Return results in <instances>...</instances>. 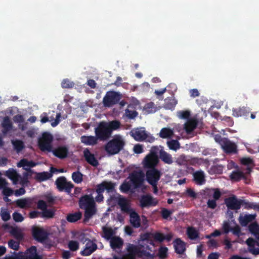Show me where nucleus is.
Listing matches in <instances>:
<instances>
[{
    "instance_id": "nucleus-58",
    "label": "nucleus",
    "mask_w": 259,
    "mask_h": 259,
    "mask_svg": "<svg viewBox=\"0 0 259 259\" xmlns=\"http://www.w3.org/2000/svg\"><path fill=\"white\" fill-rule=\"evenodd\" d=\"M12 216H13V218L14 220L16 222H21L24 219V218L19 212H14L13 213Z\"/></svg>"
},
{
    "instance_id": "nucleus-14",
    "label": "nucleus",
    "mask_w": 259,
    "mask_h": 259,
    "mask_svg": "<svg viewBox=\"0 0 259 259\" xmlns=\"http://www.w3.org/2000/svg\"><path fill=\"white\" fill-rule=\"evenodd\" d=\"M140 205L142 208H148L150 206H156L158 201L156 198H153L149 194L143 195L140 200Z\"/></svg>"
},
{
    "instance_id": "nucleus-44",
    "label": "nucleus",
    "mask_w": 259,
    "mask_h": 259,
    "mask_svg": "<svg viewBox=\"0 0 259 259\" xmlns=\"http://www.w3.org/2000/svg\"><path fill=\"white\" fill-rule=\"evenodd\" d=\"M242 205L244 206V208L249 209H259V205L256 204L255 203L252 202H249L246 201L245 200L241 199V206Z\"/></svg>"
},
{
    "instance_id": "nucleus-15",
    "label": "nucleus",
    "mask_w": 259,
    "mask_h": 259,
    "mask_svg": "<svg viewBox=\"0 0 259 259\" xmlns=\"http://www.w3.org/2000/svg\"><path fill=\"white\" fill-rule=\"evenodd\" d=\"M146 175L148 183L151 185H155L159 180L161 174L160 171L155 168L147 170Z\"/></svg>"
},
{
    "instance_id": "nucleus-3",
    "label": "nucleus",
    "mask_w": 259,
    "mask_h": 259,
    "mask_svg": "<svg viewBox=\"0 0 259 259\" xmlns=\"http://www.w3.org/2000/svg\"><path fill=\"white\" fill-rule=\"evenodd\" d=\"M121 211L130 214V223L135 228H138L141 226V220L139 215L131 207L130 203L128 200L123 197L119 198L117 201Z\"/></svg>"
},
{
    "instance_id": "nucleus-16",
    "label": "nucleus",
    "mask_w": 259,
    "mask_h": 259,
    "mask_svg": "<svg viewBox=\"0 0 259 259\" xmlns=\"http://www.w3.org/2000/svg\"><path fill=\"white\" fill-rule=\"evenodd\" d=\"M225 203L229 209L238 210L241 208V199L235 195H232L225 199Z\"/></svg>"
},
{
    "instance_id": "nucleus-64",
    "label": "nucleus",
    "mask_w": 259,
    "mask_h": 259,
    "mask_svg": "<svg viewBox=\"0 0 259 259\" xmlns=\"http://www.w3.org/2000/svg\"><path fill=\"white\" fill-rule=\"evenodd\" d=\"M37 208L43 211L47 208V204L44 200H39L37 203Z\"/></svg>"
},
{
    "instance_id": "nucleus-23",
    "label": "nucleus",
    "mask_w": 259,
    "mask_h": 259,
    "mask_svg": "<svg viewBox=\"0 0 259 259\" xmlns=\"http://www.w3.org/2000/svg\"><path fill=\"white\" fill-rule=\"evenodd\" d=\"M83 156L85 160L90 164L94 166H97L99 165L98 161L95 158L94 154L91 153L88 148L84 150Z\"/></svg>"
},
{
    "instance_id": "nucleus-28",
    "label": "nucleus",
    "mask_w": 259,
    "mask_h": 259,
    "mask_svg": "<svg viewBox=\"0 0 259 259\" xmlns=\"http://www.w3.org/2000/svg\"><path fill=\"white\" fill-rule=\"evenodd\" d=\"M2 126L3 127L2 133L4 134H7L12 130L13 124L8 116H6L4 118L2 122Z\"/></svg>"
},
{
    "instance_id": "nucleus-47",
    "label": "nucleus",
    "mask_w": 259,
    "mask_h": 259,
    "mask_svg": "<svg viewBox=\"0 0 259 259\" xmlns=\"http://www.w3.org/2000/svg\"><path fill=\"white\" fill-rule=\"evenodd\" d=\"M133 189L132 185L130 181L128 182L124 181L120 186V190L123 193H127Z\"/></svg>"
},
{
    "instance_id": "nucleus-42",
    "label": "nucleus",
    "mask_w": 259,
    "mask_h": 259,
    "mask_svg": "<svg viewBox=\"0 0 259 259\" xmlns=\"http://www.w3.org/2000/svg\"><path fill=\"white\" fill-rule=\"evenodd\" d=\"M240 163L242 165H246L247 166V172L249 174L251 171V168L249 166L253 165V160L249 157H243L240 159Z\"/></svg>"
},
{
    "instance_id": "nucleus-61",
    "label": "nucleus",
    "mask_w": 259,
    "mask_h": 259,
    "mask_svg": "<svg viewBox=\"0 0 259 259\" xmlns=\"http://www.w3.org/2000/svg\"><path fill=\"white\" fill-rule=\"evenodd\" d=\"M178 114L180 118L184 119H188L190 116V111L187 110L179 111Z\"/></svg>"
},
{
    "instance_id": "nucleus-39",
    "label": "nucleus",
    "mask_w": 259,
    "mask_h": 259,
    "mask_svg": "<svg viewBox=\"0 0 259 259\" xmlns=\"http://www.w3.org/2000/svg\"><path fill=\"white\" fill-rule=\"evenodd\" d=\"M81 212L80 211H77L74 213H70L68 214L66 219L69 222L74 223L80 220L81 218Z\"/></svg>"
},
{
    "instance_id": "nucleus-9",
    "label": "nucleus",
    "mask_w": 259,
    "mask_h": 259,
    "mask_svg": "<svg viewBox=\"0 0 259 259\" xmlns=\"http://www.w3.org/2000/svg\"><path fill=\"white\" fill-rule=\"evenodd\" d=\"M142 247H144V245L143 244L135 245L133 244L128 243L126 247V250L128 252V253L126 254L125 256H135L136 255L140 254L145 256H150V253L144 249H142Z\"/></svg>"
},
{
    "instance_id": "nucleus-35",
    "label": "nucleus",
    "mask_w": 259,
    "mask_h": 259,
    "mask_svg": "<svg viewBox=\"0 0 259 259\" xmlns=\"http://www.w3.org/2000/svg\"><path fill=\"white\" fill-rule=\"evenodd\" d=\"M197 122L195 120H188L185 124L184 128L188 134H190L196 127Z\"/></svg>"
},
{
    "instance_id": "nucleus-43",
    "label": "nucleus",
    "mask_w": 259,
    "mask_h": 259,
    "mask_svg": "<svg viewBox=\"0 0 259 259\" xmlns=\"http://www.w3.org/2000/svg\"><path fill=\"white\" fill-rule=\"evenodd\" d=\"M12 143L14 149L18 153L20 152L25 148L24 144L21 140H16L13 141Z\"/></svg>"
},
{
    "instance_id": "nucleus-19",
    "label": "nucleus",
    "mask_w": 259,
    "mask_h": 259,
    "mask_svg": "<svg viewBox=\"0 0 259 259\" xmlns=\"http://www.w3.org/2000/svg\"><path fill=\"white\" fill-rule=\"evenodd\" d=\"M130 135L137 141H143L147 138V134L145 130L140 128L133 129L130 133Z\"/></svg>"
},
{
    "instance_id": "nucleus-56",
    "label": "nucleus",
    "mask_w": 259,
    "mask_h": 259,
    "mask_svg": "<svg viewBox=\"0 0 259 259\" xmlns=\"http://www.w3.org/2000/svg\"><path fill=\"white\" fill-rule=\"evenodd\" d=\"M1 215L3 221L6 222L10 220L11 216L9 212L7 209H1Z\"/></svg>"
},
{
    "instance_id": "nucleus-53",
    "label": "nucleus",
    "mask_w": 259,
    "mask_h": 259,
    "mask_svg": "<svg viewBox=\"0 0 259 259\" xmlns=\"http://www.w3.org/2000/svg\"><path fill=\"white\" fill-rule=\"evenodd\" d=\"M74 82L71 81L68 79H63L61 83V86L64 89H71L72 88L74 87Z\"/></svg>"
},
{
    "instance_id": "nucleus-50",
    "label": "nucleus",
    "mask_w": 259,
    "mask_h": 259,
    "mask_svg": "<svg viewBox=\"0 0 259 259\" xmlns=\"http://www.w3.org/2000/svg\"><path fill=\"white\" fill-rule=\"evenodd\" d=\"M168 148L173 150H177L180 148L179 142L176 140H171L167 142Z\"/></svg>"
},
{
    "instance_id": "nucleus-59",
    "label": "nucleus",
    "mask_w": 259,
    "mask_h": 259,
    "mask_svg": "<svg viewBox=\"0 0 259 259\" xmlns=\"http://www.w3.org/2000/svg\"><path fill=\"white\" fill-rule=\"evenodd\" d=\"M160 150V149H159V147L157 146H153L150 150V152L148 155L155 157H158L157 154H159Z\"/></svg>"
},
{
    "instance_id": "nucleus-26",
    "label": "nucleus",
    "mask_w": 259,
    "mask_h": 259,
    "mask_svg": "<svg viewBox=\"0 0 259 259\" xmlns=\"http://www.w3.org/2000/svg\"><path fill=\"white\" fill-rule=\"evenodd\" d=\"M99 139L96 136H82L80 137L81 142L85 145H95L98 143Z\"/></svg>"
},
{
    "instance_id": "nucleus-6",
    "label": "nucleus",
    "mask_w": 259,
    "mask_h": 259,
    "mask_svg": "<svg viewBox=\"0 0 259 259\" xmlns=\"http://www.w3.org/2000/svg\"><path fill=\"white\" fill-rule=\"evenodd\" d=\"M5 259H42V256L37 252L35 246H31L23 252H19L15 256L6 257Z\"/></svg>"
},
{
    "instance_id": "nucleus-24",
    "label": "nucleus",
    "mask_w": 259,
    "mask_h": 259,
    "mask_svg": "<svg viewBox=\"0 0 259 259\" xmlns=\"http://www.w3.org/2000/svg\"><path fill=\"white\" fill-rule=\"evenodd\" d=\"M159 157L165 164L170 165L174 162L171 155L165 151L162 147H160Z\"/></svg>"
},
{
    "instance_id": "nucleus-31",
    "label": "nucleus",
    "mask_w": 259,
    "mask_h": 259,
    "mask_svg": "<svg viewBox=\"0 0 259 259\" xmlns=\"http://www.w3.org/2000/svg\"><path fill=\"white\" fill-rule=\"evenodd\" d=\"M36 165V163L35 162L32 160L29 161L25 158L20 160V161L17 163V166L18 167H23V169H24V168H30L31 167H34Z\"/></svg>"
},
{
    "instance_id": "nucleus-30",
    "label": "nucleus",
    "mask_w": 259,
    "mask_h": 259,
    "mask_svg": "<svg viewBox=\"0 0 259 259\" xmlns=\"http://www.w3.org/2000/svg\"><path fill=\"white\" fill-rule=\"evenodd\" d=\"M6 176L8 177V178L12 181L14 185H16L18 183L20 176L15 170L13 169H9L6 172Z\"/></svg>"
},
{
    "instance_id": "nucleus-13",
    "label": "nucleus",
    "mask_w": 259,
    "mask_h": 259,
    "mask_svg": "<svg viewBox=\"0 0 259 259\" xmlns=\"http://www.w3.org/2000/svg\"><path fill=\"white\" fill-rule=\"evenodd\" d=\"M32 235L33 238L38 242L42 243L46 240L49 234L43 228L33 227L32 229Z\"/></svg>"
},
{
    "instance_id": "nucleus-7",
    "label": "nucleus",
    "mask_w": 259,
    "mask_h": 259,
    "mask_svg": "<svg viewBox=\"0 0 259 259\" xmlns=\"http://www.w3.org/2000/svg\"><path fill=\"white\" fill-rule=\"evenodd\" d=\"M128 179L132 185L133 189L142 188L144 186L145 175L141 170H134L130 174Z\"/></svg>"
},
{
    "instance_id": "nucleus-37",
    "label": "nucleus",
    "mask_w": 259,
    "mask_h": 259,
    "mask_svg": "<svg viewBox=\"0 0 259 259\" xmlns=\"http://www.w3.org/2000/svg\"><path fill=\"white\" fill-rule=\"evenodd\" d=\"M16 204L21 208H29L31 206V201L29 199L23 198L17 200Z\"/></svg>"
},
{
    "instance_id": "nucleus-29",
    "label": "nucleus",
    "mask_w": 259,
    "mask_h": 259,
    "mask_svg": "<svg viewBox=\"0 0 259 259\" xmlns=\"http://www.w3.org/2000/svg\"><path fill=\"white\" fill-rule=\"evenodd\" d=\"M256 214H245L244 216H240L239 218V221L240 225L245 227L247 225V224L251 222H252L255 218Z\"/></svg>"
},
{
    "instance_id": "nucleus-34",
    "label": "nucleus",
    "mask_w": 259,
    "mask_h": 259,
    "mask_svg": "<svg viewBox=\"0 0 259 259\" xmlns=\"http://www.w3.org/2000/svg\"><path fill=\"white\" fill-rule=\"evenodd\" d=\"M230 179L235 182H238L245 178L243 172L239 170H234L230 175Z\"/></svg>"
},
{
    "instance_id": "nucleus-18",
    "label": "nucleus",
    "mask_w": 259,
    "mask_h": 259,
    "mask_svg": "<svg viewBox=\"0 0 259 259\" xmlns=\"http://www.w3.org/2000/svg\"><path fill=\"white\" fill-rule=\"evenodd\" d=\"M175 252L179 254H183L186 250V243L181 238H178L173 241Z\"/></svg>"
},
{
    "instance_id": "nucleus-17",
    "label": "nucleus",
    "mask_w": 259,
    "mask_h": 259,
    "mask_svg": "<svg viewBox=\"0 0 259 259\" xmlns=\"http://www.w3.org/2000/svg\"><path fill=\"white\" fill-rule=\"evenodd\" d=\"M97 249V245L96 243L91 240H88L87 242L85 247L83 250L80 252L82 256H88L91 255Z\"/></svg>"
},
{
    "instance_id": "nucleus-21",
    "label": "nucleus",
    "mask_w": 259,
    "mask_h": 259,
    "mask_svg": "<svg viewBox=\"0 0 259 259\" xmlns=\"http://www.w3.org/2000/svg\"><path fill=\"white\" fill-rule=\"evenodd\" d=\"M158 162V157H155L148 154L143 160V165L145 168H155Z\"/></svg>"
},
{
    "instance_id": "nucleus-12",
    "label": "nucleus",
    "mask_w": 259,
    "mask_h": 259,
    "mask_svg": "<svg viewBox=\"0 0 259 259\" xmlns=\"http://www.w3.org/2000/svg\"><path fill=\"white\" fill-rule=\"evenodd\" d=\"M57 188L60 192L65 191L69 194L74 185L70 182H67L65 177H60L55 181Z\"/></svg>"
},
{
    "instance_id": "nucleus-1",
    "label": "nucleus",
    "mask_w": 259,
    "mask_h": 259,
    "mask_svg": "<svg viewBox=\"0 0 259 259\" xmlns=\"http://www.w3.org/2000/svg\"><path fill=\"white\" fill-rule=\"evenodd\" d=\"M120 126L121 123L117 120L101 121L95 129V135L100 141H106L111 137L113 131L118 130Z\"/></svg>"
},
{
    "instance_id": "nucleus-22",
    "label": "nucleus",
    "mask_w": 259,
    "mask_h": 259,
    "mask_svg": "<svg viewBox=\"0 0 259 259\" xmlns=\"http://www.w3.org/2000/svg\"><path fill=\"white\" fill-rule=\"evenodd\" d=\"M232 115L236 117L243 116L247 118L249 113L250 112V109L246 107H239L238 108H233Z\"/></svg>"
},
{
    "instance_id": "nucleus-4",
    "label": "nucleus",
    "mask_w": 259,
    "mask_h": 259,
    "mask_svg": "<svg viewBox=\"0 0 259 259\" xmlns=\"http://www.w3.org/2000/svg\"><path fill=\"white\" fill-rule=\"evenodd\" d=\"M115 184L111 181H103L102 183L96 186V192L97 193L95 201L101 203L104 200L103 193L106 190L108 193H112L115 190Z\"/></svg>"
},
{
    "instance_id": "nucleus-52",
    "label": "nucleus",
    "mask_w": 259,
    "mask_h": 259,
    "mask_svg": "<svg viewBox=\"0 0 259 259\" xmlns=\"http://www.w3.org/2000/svg\"><path fill=\"white\" fill-rule=\"evenodd\" d=\"M168 248L165 246H161L158 252V256L161 259H165L167 256Z\"/></svg>"
},
{
    "instance_id": "nucleus-41",
    "label": "nucleus",
    "mask_w": 259,
    "mask_h": 259,
    "mask_svg": "<svg viewBox=\"0 0 259 259\" xmlns=\"http://www.w3.org/2000/svg\"><path fill=\"white\" fill-rule=\"evenodd\" d=\"M249 232L256 238L259 236V225L256 223H252L248 226Z\"/></svg>"
},
{
    "instance_id": "nucleus-2",
    "label": "nucleus",
    "mask_w": 259,
    "mask_h": 259,
    "mask_svg": "<svg viewBox=\"0 0 259 259\" xmlns=\"http://www.w3.org/2000/svg\"><path fill=\"white\" fill-rule=\"evenodd\" d=\"M78 204L81 209H84V222H88L97 212L96 202L92 194L81 196Z\"/></svg>"
},
{
    "instance_id": "nucleus-20",
    "label": "nucleus",
    "mask_w": 259,
    "mask_h": 259,
    "mask_svg": "<svg viewBox=\"0 0 259 259\" xmlns=\"http://www.w3.org/2000/svg\"><path fill=\"white\" fill-rule=\"evenodd\" d=\"M111 248L115 250L118 253H121L120 249L122 248L123 245V240L119 237H113L110 241Z\"/></svg>"
},
{
    "instance_id": "nucleus-51",
    "label": "nucleus",
    "mask_w": 259,
    "mask_h": 259,
    "mask_svg": "<svg viewBox=\"0 0 259 259\" xmlns=\"http://www.w3.org/2000/svg\"><path fill=\"white\" fill-rule=\"evenodd\" d=\"M72 179L76 183H80L82 181V175L79 171H75L72 174Z\"/></svg>"
},
{
    "instance_id": "nucleus-27",
    "label": "nucleus",
    "mask_w": 259,
    "mask_h": 259,
    "mask_svg": "<svg viewBox=\"0 0 259 259\" xmlns=\"http://www.w3.org/2000/svg\"><path fill=\"white\" fill-rule=\"evenodd\" d=\"M53 152L55 156L60 159H63L67 157L68 152V149L65 146H59L55 149Z\"/></svg>"
},
{
    "instance_id": "nucleus-32",
    "label": "nucleus",
    "mask_w": 259,
    "mask_h": 259,
    "mask_svg": "<svg viewBox=\"0 0 259 259\" xmlns=\"http://www.w3.org/2000/svg\"><path fill=\"white\" fill-rule=\"evenodd\" d=\"M187 234L188 238L192 240H195L199 237V233L194 227H190L188 228Z\"/></svg>"
},
{
    "instance_id": "nucleus-40",
    "label": "nucleus",
    "mask_w": 259,
    "mask_h": 259,
    "mask_svg": "<svg viewBox=\"0 0 259 259\" xmlns=\"http://www.w3.org/2000/svg\"><path fill=\"white\" fill-rule=\"evenodd\" d=\"M102 230L103 232V237L107 240H111L113 237V236L114 234V232L111 228H107L104 226L103 227Z\"/></svg>"
},
{
    "instance_id": "nucleus-10",
    "label": "nucleus",
    "mask_w": 259,
    "mask_h": 259,
    "mask_svg": "<svg viewBox=\"0 0 259 259\" xmlns=\"http://www.w3.org/2000/svg\"><path fill=\"white\" fill-rule=\"evenodd\" d=\"M121 99L119 93L115 91H108L103 98V103L105 107H111L117 104Z\"/></svg>"
},
{
    "instance_id": "nucleus-25",
    "label": "nucleus",
    "mask_w": 259,
    "mask_h": 259,
    "mask_svg": "<svg viewBox=\"0 0 259 259\" xmlns=\"http://www.w3.org/2000/svg\"><path fill=\"white\" fill-rule=\"evenodd\" d=\"M193 180L198 185H202L205 183L204 172L200 170L194 172L193 174Z\"/></svg>"
},
{
    "instance_id": "nucleus-8",
    "label": "nucleus",
    "mask_w": 259,
    "mask_h": 259,
    "mask_svg": "<svg viewBox=\"0 0 259 259\" xmlns=\"http://www.w3.org/2000/svg\"><path fill=\"white\" fill-rule=\"evenodd\" d=\"M219 138L220 139V141H218L216 138V142L220 144L226 154H236L237 153V146L235 143L227 138H222L221 136H220Z\"/></svg>"
},
{
    "instance_id": "nucleus-5",
    "label": "nucleus",
    "mask_w": 259,
    "mask_h": 259,
    "mask_svg": "<svg viewBox=\"0 0 259 259\" xmlns=\"http://www.w3.org/2000/svg\"><path fill=\"white\" fill-rule=\"evenodd\" d=\"M124 142L119 136L115 137L109 141L105 146V150L110 155L118 153L123 148Z\"/></svg>"
},
{
    "instance_id": "nucleus-62",
    "label": "nucleus",
    "mask_w": 259,
    "mask_h": 259,
    "mask_svg": "<svg viewBox=\"0 0 259 259\" xmlns=\"http://www.w3.org/2000/svg\"><path fill=\"white\" fill-rule=\"evenodd\" d=\"M222 229L224 233L228 234L230 231H231L232 229L230 223L228 221H225L223 223Z\"/></svg>"
},
{
    "instance_id": "nucleus-33",
    "label": "nucleus",
    "mask_w": 259,
    "mask_h": 259,
    "mask_svg": "<svg viewBox=\"0 0 259 259\" xmlns=\"http://www.w3.org/2000/svg\"><path fill=\"white\" fill-rule=\"evenodd\" d=\"M177 103V100L175 98L173 97L167 98L165 100L164 107L166 109L172 110L174 109Z\"/></svg>"
},
{
    "instance_id": "nucleus-60",
    "label": "nucleus",
    "mask_w": 259,
    "mask_h": 259,
    "mask_svg": "<svg viewBox=\"0 0 259 259\" xmlns=\"http://www.w3.org/2000/svg\"><path fill=\"white\" fill-rule=\"evenodd\" d=\"M172 212L166 208H163L161 209V214L164 219H167L170 216Z\"/></svg>"
},
{
    "instance_id": "nucleus-55",
    "label": "nucleus",
    "mask_w": 259,
    "mask_h": 259,
    "mask_svg": "<svg viewBox=\"0 0 259 259\" xmlns=\"http://www.w3.org/2000/svg\"><path fill=\"white\" fill-rule=\"evenodd\" d=\"M152 237H151L149 239L148 241H146L145 243H144V247H142V249H144L145 250H150L151 251V247L150 246V245H152L153 246H154V241L151 238Z\"/></svg>"
},
{
    "instance_id": "nucleus-38",
    "label": "nucleus",
    "mask_w": 259,
    "mask_h": 259,
    "mask_svg": "<svg viewBox=\"0 0 259 259\" xmlns=\"http://www.w3.org/2000/svg\"><path fill=\"white\" fill-rule=\"evenodd\" d=\"M174 135V132L169 128H162L159 133V136L163 139L171 138Z\"/></svg>"
},
{
    "instance_id": "nucleus-48",
    "label": "nucleus",
    "mask_w": 259,
    "mask_h": 259,
    "mask_svg": "<svg viewBox=\"0 0 259 259\" xmlns=\"http://www.w3.org/2000/svg\"><path fill=\"white\" fill-rule=\"evenodd\" d=\"M55 212L53 210L47 208L41 211V217L46 219H50L54 217Z\"/></svg>"
},
{
    "instance_id": "nucleus-36",
    "label": "nucleus",
    "mask_w": 259,
    "mask_h": 259,
    "mask_svg": "<svg viewBox=\"0 0 259 259\" xmlns=\"http://www.w3.org/2000/svg\"><path fill=\"white\" fill-rule=\"evenodd\" d=\"M10 233L19 241H21L23 239V234L21 231L17 227H11Z\"/></svg>"
},
{
    "instance_id": "nucleus-49",
    "label": "nucleus",
    "mask_w": 259,
    "mask_h": 259,
    "mask_svg": "<svg viewBox=\"0 0 259 259\" xmlns=\"http://www.w3.org/2000/svg\"><path fill=\"white\" fill-rule=\"evenodd\" d=\"M68 247L71 251H76L79 248V244L75 240H70L68 243Z\"/></svg>"
},
{
    "instance_id": "nucleus-46",
    "label": "nucleus",
    "mask_w": 259,
    "mask_h": 259,
    "mask_svg": "<svg viewBox=\"0 0 259 259\" xmlns=\"http://www.w3.org/2000/svg\"><path fill=\"white\" fill-rule=\"evenodd\" d=\"M13 120L15 123H21L24 122V118L22 115L17 114L15 115ZM19 128L21 129L22 131H24L25 129V126L23 125H21V124H19Z\"/></svg>"
},
{
    "instance_id": "nucleus-63",
    "label": "nucleus",
    "mask_w": 259,
    "mask_h": 259,
    "mask_svg": "<svg viewBox=\"0 0 259 259\" xmlns=\"http://www.w3.org/2000/svg\"><path fill=\"white\" fill-rule=\"evenodd\" d=\"M1 188L3 189V195L6 196V197L10 196L13 194L14 192L13 190L12 189L7 187V186H6L5 187Z\"/></svg>"
},
{
    "instance_id": "nucleus-54",
    "label": "nucleus",
    "mask_w": 259,
    "mask_h": 259,
    "mask_svg": "<svg viewBox=\"0 0 259 259\" xmlns=\"http://www.w3.org/2000/svg\"><path fill=\"white\" fill-rule=\"evenodd\" d=\"M152 238L156 241L162 242L164 240V234L160 232H156L152 234Z\"/></svg>"
},
{
    "instance_id": "nucleus-45",
    "label": "nucleus",
    "mask_w": 259,
    "mask_h": 259,
    "mask_svg": "<svg viewBox=\"0 0 259 259\" xmlns=\"http://www.w3.org/2000/svg\"><path fill=\"white\" fill-rule=\"evenodd\" d=\"M53 175L49 172H42L37 173L36 175V179L39 181H44L49 179L52 177Z\"/></svg>"
},
{
    "instance_id": "nucleus-57",
    "label": "nucleus",
    "mask_w": 259,
    "mask_h": 259,
    "mask_svg": "<svg viewBox=\"0 0 259 259\" xmlns=\"http://www.w3.org/2000/svg\"><path fill=\"white\" fill-rule=\"evenodd\" d=\"M8 246L10 248L18 250L19 248V242L11 239L8 241Z\"/></svg>"
},
{
    "instance_id": "nucleus-11",
    "label": "nucleus",
    "mask_w": 259,
    "mask_h": 259,
    "mask_svg": "<svg viewBox=\"0 0 259 259\" xmlns=\"http://www.w3.org/2000/svg\"><path fill=\"white\" fill-rule=\"evenodd\" d=\"M53 139V136L50 133L48 132L43 133L41 138L38 140V146L40 149L42 151H50Z\"/></svg>"
}]
</instances>
